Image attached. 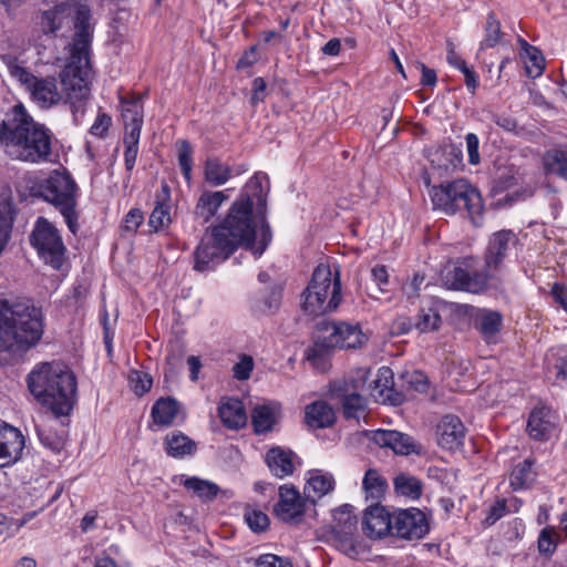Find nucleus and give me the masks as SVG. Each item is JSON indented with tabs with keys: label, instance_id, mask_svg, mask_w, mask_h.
Segmentation results:
<instances>
[{
	"label": "nucleus",
	"instance_id": "de8ad7c7",
	"mask_svg": "<svg viewBox=\"0 0 567 567\" xmlns=\"http://www.w3.org/2000/svg\"><path fill=\"white\" fill-rule=\"evenodd\" d=\"M254 368L255 362L252 357L243 353L238 357V361L234 364L231 369L233 378L238 381H246L250 378Z\"/></svg>",
	"mask_w": 567,
	"mask_h": 567
},
{
	"label": "nucleus",
	"instance_id": "4d7b16f0",
	"mask_svg": "<svg viewBox=\"0 0 567 567\" xmlns=\"http://www.w3.org/2000/svg\"><path fill=\"white\" fill-rule=\"evenodd\" d=\"M112 124V118L106 113H99L93 125L90 128L92 135L104 137Z\"/></svg>",
	"mask_w": 567,
	"mask_h": 567
},
{
	"label": "nucleus",
	"instance_id": "2f4dec72",
	"mask_svg": "<svg viewBox=\"0 0 567 567\" xmlns=\"http://www.w3.org/2000/svg\"><path fill=\"white\" fill-rule=\"evenodd\" d=\"M533 466L534 460L526 458L513 468L509 476V485L514 491H522L532 486L536 478V472Z\"/></svg>",
	"mask_w": 567,
	"mask_h": 567
},
{
	"label": "nucleus",
	"instance_id": "6e6552de",
	"mask_svg": "<svg viewBox=\"0 0 567 567\" xmlns=\"http://www.w3.org/2000/svg\"><path fill=\"white\" fill-rule=\"evenodd\" d=\"M40 196L52 204L63 216L72 234L78 231V186L65 171H53L39 187Z\"/></svg>",
	"mask_w": 567,
	"mask_h": 567
},
{
	"label": "nucleus",
	"instance_id": "f704fd0d",
	"mask_svg": "<svg viewBox=\"0 0 567 567\" xmlns=\"http://www.w3.org/2000/svg\"><path fill=\"white\" fill-rule=\"evenodd\" d=\"M365 498L375 502V504L384 495L388 483L386 480L374 468H369L362 481Z\"/></svg>",
	"mask_w": 567,
	"mask_h": 567
},
{
	"label": "nucleus",
	"instance_id": "473e14b6",
	"mask_svg": "<svg viewBox=\"0 0 567 567\" xmlns=\"http://www.w3.org/2000/svg\"><path fill=\"white\" fill-rule=\"evenodd\" d=\"M231 177L230 167L216 157H208L204 165V178L214 187L226 184Z\"/></svg>",
	"mask_w": 567,
	"mask_h": 567
},
{
	"label": "nucleus",
	"instance_id": "b1692460",
	"mask_svg": "<svg viewBox=\"0 0 567 567\" xmlns=\"http://www.w3.org/2000/svg\"><path fill=\"white\" fill-rule=\"evenodd\" d=\"M371 440L381 447H389L395 454L409 455L414 451L411 436L394 430H377Z\"/></svg>",
	"mask_w": 567,
	"mask_h": 567
},
{
	"label": "nucleus",
	"instance_id": "338daca9",
	"mask_svg": "<svg viewBox=\"0 0 567 567\" xmlns=\"http://www.w3.org/2000/svg\"><path fill=\"white\" fill-rule=\"evenodd\" d=\"M520 176L517 173H511L509 175L502 174L498 177V186L503 189L511 188L519 183Z\"/></svg>",
	"mask_w": 567,
	"mask_h": 567
},
{
	"label": "nucleus",
	"instance_id": "09e8293b",
	"mask_svg": "<svg viewBox=\"0 0 567 567\" xmlns=\"http://www.w3.org/2000/svg\"><path fill=\"white\" fill-rule=\"evenodd\" d=\"M558 534L554 527H545L538 536V550L540 554L551 555L557 547Z\"/></svg>",
	"mask_w": 567,
	"mask_h": 567
},
{
	"label": "nucleus",
	"instance_id": "a211bd4d",
	"mask_svg": "<svg viewBox=\"0 0 567 567\" xmlns=\"http://www.w3.org/2000/svg\"><path fill=\"white\" fill-rule=\"evenodd\" d=\"M24 449V436L21 431L0 421V467L16 463Z\"/></svg>",
	"mask_w": 567,
	"mask_h": 567
},
{
	"label": "nucleus",
	"instance_id": "393cba45",
	"mask_svg": "<svg viewBox=\"0 0 567 567\" xmlns=\"http://www.w3.org/2000/svg\"><path fill=\"white\" fill-rule=\"evenodd\" d=\"M221 423L230 430H239L247 423V413L243 401L236 398H223L218 406Z\"/></svg>",
	"mask_w": 567,
	"mask_h": 567
},
{
	"label": "nucleus",
	"instance_id": "39448f33",
	"mask_svg": "<svg viewBox=\"0 0 567 567\" xmlns=\"http://www.w3.org/2000/svg\"><path fill=\"white\" fill-rule=\"evenodd\" d=\"M27 384L37 402L55 416L68 415L73 409L76 380L66 367L49 362L37 364L28 374Z\"/></svg>",
	"mask_w": 567,
	"mask_h": 567
},
{
	"label": "nucleus",
	"instance_id": "864d4df0",
	"mask_svg": "<svg viewBox=\"0 0 567 567\" xmlns=\"http://www.w3.org/2000/svg\"><path fill=\"white\" fill-rule=\"evenodd\" d=\"M144 215L140 208H132L123 218L121 229L123 233L134 234L142 225Z\"/></svg>",
	"mask_w": 567,
	"mask_h": 567
},
{
	"label": "nucleus",
	"instance_id": "052dcab7",
	"mask_svg": "<svg viewBox=\"0 0 567 567\" xmlns=\"http://www.w3.org/2000/svg\"><path fill=\"white\" fill-rule=\"evenodd\" d=\"M506 512V503L504 499H498L493 506H491L487 516L485 517V523L487 525L495 524L499 518L505 515Z\"/></svg>",
	"mask_w": 567,
	"mask_h": 567
},
{
	"label": "nucleus",
	"instance_id": "412c9836",
	"mask_svg": "<svg viewBox=\"0 0 567 567\" xmlns=\"http://www.w3.org/2000/svg\"><path fill=\"white\" fill-rule=\"evenodd\" d=\"M465 427L462 421L452 414L441 419L436 426L437 444L449 451H454L463 445Z\"/></svg>",
	"mask_w": 567,
	"mask_h": 567
},
{
	"label": "nucleus",
	"instance_id": "3c124183",
	"mask_svg": "<svg viewBox=\"0 0 567 567\" xmlns=\"http://www.w3.org/2000/svg\"><path fill=\"white\" fill-rule=\"evenodd\" d=\"M527 62H526V71L529 76H538L543 73L545 64L544 58L540 52L534 48L528 47L527 50Z\"/></svg>",
	"mask_w": 567,
	"mask_h": 567
},
{
	"label": "nucleus",
	"instance_id": "774afa93",
	"mask_svg": "<svg viewBox=\"0 0 567 567\" xmlns=\"http://www.w3.org/2000/svg\"><path fill=\"white\" fill-rule=\"evenodd\" d=\"M462 73L464 74L465 78L466 87L470 90L471 93H474L478 85L477 75L475 71L467 66L462 71Z\"/></svg>",
	"mask_w": 567,
	"mask_h": 567
},
{
	"label": "nucleus",
	"instance_id": "13d9d810",
	"mask_svg": "<svg viewBox=\"0 0 567 567\" xmlns=\"http://www.w3.org/2000/svg\"><path fill=\"white\" fill-rule=\"evenodd\" d=\"M13 220V206L10 200H0V227H6L8 234H10Z\"/></svg>",
	"mask_w": 567,
	"mask_h": 567
},
{
	"label": "nucleus",
	"instance_id": "4c0bfd02",
	"mask_svg": "<svg viewBox=\"0 0 567 567\" xmlns=\"http://www.w3.org/2000/svg\"><path fill=\"white\" fill-rule=\"evenodd\" d=\"M182 483L186 489L204 501L214 499L219 491V487L215 483L196 476L186 477Z\"/></svg>",
	"mask_w": 567,
	"mask_h": 567
},
{
	"label": "nucleus",
	"instance_id": "c03bdc74",
	"mask_svg": "<svg viewBox=\"0 0 567 567\" xmlns=\"http://www.w3.org/2000/svg\"><path fill=\"white\" fill-rule=\"evenodd\" d=\"M128 382L134 393L140 396L148 392L153 384L151 375L138 370H132L130 372Z\"/></svg>",
	"mask_w": 567,
	"mask_h": 567
},
{
	"label": "nucleus",
	"instance_id": "72a5a7b5",
	"mask_svg": "<svg viewBox=\"0 0 567 567\" xmlns=\"http://www.w3.org/2000/svg\"><path fill=\"white\" fill-rule=\"evenodd\" d=\"M165 451L169 456L184 457L196 451L193 440L181 432H173L165 437Z\"/></svg>",
	"mask_w": 567,
	"mask_h": 567
},
{
	"label": "nucleus",
	"instance_id": "aec40b11",
	"mask_svg": "<svg viewBox=\"0 0 567 567\" xmlns=\"http://www.w3.org/2000/svg\"><path fill=\"white\" fill-rule=\"evenodd\" d=\"M516 243L517 237L512 230L494 233L485 252L486 268L497 269Z\"/></svg>",
	"mask_w": 567,
	"mask_h": 567
},
{
	"label": "nucleus",
	"instance_id": "7ed1b4c3",
	"mask_svg": "<svg viewBox=\"0 0 567 567\" xmlns=\"http://www.w3.org/2000/svg\"><path fill=\"white\" fill-rule=\"evenodd\" d=\"M52 133L38 123L22 103L13 105L0 122V144L17 161L38 164L50 159Z\"/></svg>",
	"mask_w": 567,
	"mask_h": 567
},
{
	"label": "nucleus",
	"instance_id": "4468645a",
	"mask_svg": "<svg viewBox=\"0 0 567 567\" xmlns=\"http://www.w3.org/2000/svg\"><path fill=\"white\" fill-rule=\"evenodd\" d=\"M320 331L317 339L327 348L354 349L367 340L359 324L348 322H322Z\"/></svg>",
	"mask_w": 567,
	"mask_h": 567
},
{
	"label": "nucleus",
	"instance_id": "423d86ee",
	"mask_svg": "<svg viewBox=\"0 0 567 567\" xmlns=\"http://www.w3.org/2000/svg\"><path fill=\"white\" fill-rule=\"evenodd\" d=\"M430 195L435 209L447 215H453L464 209L474 226L482 225V197L477 189L467 181L460 178L442 183L440 186H434Z\"/></svg>",
	"mask_w": 567,
	"mask_h": 567
},
{
	"label": "nucleus",
	"instance_id": "58836bf2",
	"mask_svg": "<svg viewBox=\"0 0 567 567\" xmlns=\"http://www.w3.org/2000/svg\"><path fill=\"white\" fill-rule=\"evenodd\" d=\"M545 360L548 371L555 375L556 380L567 382V350L551 349Z\"/></svg>",
	"mask_w": 567,
	"mask_h": 567
},
{
	"label": "nucleus",
	"instance_id": "680f3d73",
	"mask_svg": "<svg viewBox=\"0 0 567 567\" xmlns=\"http://www.w3.org/2000/svg\"><path fill=\"white\" fill-rule=\"evenodd\" d=\"M373 281L378 285L379 289L383 291V286L389 281V274L386 267L383 265H377L371 270Z\"/></svg>",
	"mask_w": 567,
	"mask_h": 567
},
{
	"label": "nucleus",
	"instance_id": "cd10ccee",
	"mask_svg": "<svg viewBox=\"0 0 567 567\" xmlns=\"http://www.w3.org/2000/svg\"><path fill=\"white\" fill-rule=\"evenodd\" d=\"M306 423L312 429H323L333 424L334 412L324 402H315L306 408Z\"/></svg>",
	"mask_w": 567,
	"mask_h": 567
},
{
	"label": "nucleus",
	"instance_id": "ea45409f",
	"mask_svg": "<svg viewBox=\"0 0 567 567\" xmlns=\"http://www.w3.org/2000/svg\"><path fill=\"white\" fill-rule=\"evenodd\" d=\"M395 492L411 499H417L422 494V484L420 480L406 474H399L394 478Z\"/></svg>",
	"mask_w": 567,
	"mask_h": 567
},
{
	"label": "nucleus",
	"instance_id": "f8f14e48",
	"mask_svg": "<svg viewBox=\"0 0 567 567\" xmlns=\"http://www.w3.org/2000/svg\"><path fill=\"white\" fill-rule=\"evenodd\" d=\"M236 249L214 227L206 231L194 251V269L200 272L213 270Z\"/></svg>",
	"mask_w": 567,
	"mask_h": 567
},
{
	"label": "nucleus",
	"instance_id": "1a4fd4ad",
	"mask_svg": "<svg viewBox=\"0 0 567 567\" xmlns=\"http://www.w3.org/2000/svg\"><path fill=\"white\" fill-rule=\"evenodd\" d=\"M370 370L358 368L347 378L337 380L330 385V399L340 404L344 417L358 419L367 406L365 393Z\"/></svg>",
	"mask_w": 567,
	"mask_h": 567
},
{
	"label": "nucleus",
	"instance_id": "4be33fe9",
	"mask_svg": "<svg viewBox=\"0 0 567 567\" xmlns=\"http://www.w3.org/2000/svg\"><path fill=\"white\" fill-rule=\"evenodd\" d=\"M392 515L384 507L374 504L365 511L362 529L368 537L382 538L392 534Z\"/></svg>",
	"mask_w": 567,
	"mask_h": 567
},
{
	"label": "nucleus",
	"instance_id": "9b49d317",
	"mask_svg": "<svg viewBox=\"0 0 567 567\" xmlns=\"http://www.w3.org/2000/svg\"><path fill=\"white\" fill-rule=\"evenodd\" d=\"M122 117L124 121V164L131 172L136 163L138 144L144 122L143 105L140 99L122 102Z\"/></svg>",
	"mask_w": 567,
	"mask_h": 567
},
{
	"label": "nucleus",
	"instance_id": "f257e3e1",
	"mask_svg": "<svg viewBox=\"0 0 567 567\" xmlns=\"http://www.w3.org/2000/svg\"><path fill=\"white\" fill-rule=\"evenodd\" d=\"M90 17L86 6L76 8L73 18L75 32L66 48L68 56L59 79L53 75L37 76L22 66L16 58L11 55L3 58L9 74L24 87L34 104L41 110L68 104L75 123H79L84 115L85 105L91 95Z\"/></svg>",
	"mask_w": 567,
	"mask_h": 567
},
{
	"label": "nucleus",
	"instance_id": "49530a36",
	"mask_svg": "<svg viewBox=\"0 0 567 567\" xmlns=\"http://www.w3.org/2000/svg\"><path fill=\"white\" fill-rule=\"evenodd\" d=\"M501 39V24L493 13L488 14L485 25V37L481 48H494Z\"/></svg>",
	"mask_w": 567,
	"mask_h": 567
},
{
	"label": "nucleus",
	"instance_id": "a18cd8bd",
	"mask_svg": "<svg viewBox=\"0 0 567 567\" xmlns=\"http://www.w3.org/2000/svg\"><path fill=\"white\" fill-rule=\"evenodd\" d=\"M441 324V316L432 308L422 309L419 315L416 328L420 332H429L437 330Z\"/></svg>",
	"mask_w": 567,
	"mask_h": 567
},
{
	"label": "nucleus",
	"instance_id": "bb28decb",
	"mask_svg": "<svg viewBox=\"0 0 567 567\" xmlns=\"http://www.w3.org/2000/svg\"><path fill=\"white\" fill-rule=\"evenodd\" d=\"M226 192L227 190L203 192L195 207L196 216L204 221L210 220L217 214L224 202L229 198Z\"/></svg>",
	"mask_w": 567,
	"mask_h": 567
},
{
	"label": "nucleus",
	"instance_id": "5fc2aeb1",
	"mask_svg": "<svg viewBox=\"0 0 567 567\" xmlns=\"http://www.w3.org/2000/svg\"><path fill=\"white\" fill-rule=\"evenodd\" d=\"M257 567H293L292 561L287 557L274 554H265L256 559Z\"/></svg>",
	"mask_w": 567,
	"mask_h": 567
},
{
	"label": "nucleus",
	"instance_id": "6e6d98bb",
	"mask_svg": "<svg viewBox=\"0 0 567 567\" xmlns=\"http://www.w3.org/2000/svg\"><path fill=\"white\" fill-rule=\"evenodd\" d=\"M466 142V151L468 155V163L471 165H477L481 161L478 147H480V140L478 136L474 133H467L465 136Z\"/></svg>",
	"mask_w": 567,
	"mask_h": 567
},
{
	"label": "nucleus",
	"instance_id": "c9c22d12",
	"mask_svg": "<svg viewBox=\"0 0 567 567\" xmlns=\"http://www.w3.org/2000/svg\"><path fill=\"white\" fill-rule=\"evenodd\" d=\"M333 484L334 480L332 475L316 472L309 477L305 486V494L308 499L315 502L317 498H320L332 491Z\"/></svg>",
	"mask_w": 567,
	"mask_h": 567
},
{
	"label": "nucleus",
	"instance_id": "c756f323",
	"mask_svg": "<svg viewBox=\"0 0 567 567\" xmlns=\"http://www.w3.org/2000/svg\"><path fill=\"white\" fill-rule=\"evenodd\" d=\"M266 462L270 472L277 477H285L293 472L291 453L280 447H274L266 454Z\"/></svg>",
	"mask_w": 567,
	"mask_h": 567
},
{
	"label": "nucleus",
	"instance_id": "0e129e2a",
	"mask_svg": "<svg viewBox=\"0 0 567 567\" xmlns=\"http://www.w3.org/2000/svg\"><path fill=\"white\" fill-rule=\"evenodd\" d=\"M252 96H251V103L257 104L259 102H262L265 99V91H266V82L262 78H256L252 82Z\"/></svg>",
	"mask_w": 567,
	"mask_h": 567
},
{
	"label": "nucleus",
	"instance_id": "20e7f679",
	"mask_svg": "<svg viewBox=\"0 0 567 567\" xmlns=\"http://www.w3.org/2000/svg\"><path fill=\"white\" fill-rule=\"evenodd\" d=\"M42 334L43 315L31 300L0 298V352H25Z\"/></svg>",
	"mask_w": 567,
	"mask_h": 567
},
{
	"label": "nucleus",
	"instance_id": "79ce46f5",
	"mask_svg": "<svg viewBox=\"0 0 567 567\" xmlns=\"http://www.w3.org/2000/svg\"><path fill=\"white\" fill-rule=\"evenodd\" d=\"M169 205L157 200L156 206L150 215L148 225L155 230L166 227L171 223Z\"/></svg>",
	"mask_w": 567,
	"mask_h": 567
},
{
	"label": "nucleus",
	"instance_id": "2eb2a0df",
	"mask_svg": "<svg viewBox=\"0 0 567 567\" xmlns=\"http://www.w3.org/2000/svg\"><path fill=\"white\" fill-rule=\"evenodd\" d=\"M331 524L332 538L338 546L348 556L357 555L354 545V535L358 526V518L353 513V507L346 504L333 511Z\"/></svg>",
	"mask_w": 567,
	"mask_h": 567
},
{
	"label": "nucleus",
	"instance_id": "bf43d9fd",
	"mask_svg": "<svg viewBox=\"0 0 567 567\" xmlns=\"http://www.w3.org/2000/svg\"><path fill=\"white\" fill-rule=\"evenodd\" d=\"M550 296L565 311H567V285L555 282L550 289Z\"/></svg>",
	"mask_w": 567,
	"mask_h": 567
},
{
	"label": "nucleus",
	"instance_id": "dca6fc26",
	"mask_svg": "<svg viewBox=\"0 0 567 567\" xmlns=\"http://www.w3.org/2000/svg\"><path fill=\"white\" fill-rule=\"evenodd\" d=\"M392 524V535L405 539H420L429 532L425 514L414 507L395 512Z\"/></svg>",
	"mask_w": 567,
	"mask_h": 567
},
{
	"label": "nucleus",
	"instance_id": "603ef678",
	"mask_svg": "<svg viewBox=\"0 0 567 567\" xmlns=\"http://www.w3.org/2000/svg\"><path fill=\"white\" fill-rule=\"evenodd\" d=\"M439 159L441 157L445 158L447 163H439V167L444 169L456 168L458 164H461V151L454 146H449L443 150L435 152L434 154Z\"/></svg>",
	"mask_w": 567,
	"mask_h": 567
},
{
	"label": "nucleus",
	"instance_id": "e433bc0d",
	"mask_svg": "<svg viewBox=\"0 0 567 567\" xmlns=\"http://www.w3.org/2000/svg\"><path fill=\"white\" fill-rule=\"evenodd\" d=\"M543 165L546 173L567 181V151L557 148L547 151L543 157Z\"/></svg>",
	"mask_w": 567,
	"mask_h": 567
},
{
	"label": "nucleus",
	"instance_id": "f03ea898",
	"mask_svg": "<svg viewBox=\"0 0 567 567\" xmlns=\"http://www.w3.org/2000/svg\"><path fill=\"white\" fill-rule=\"evenodd\" d=\"M269 179L256 173L245 190L230 206L227 216L214 228L237 249L239 246L260 257L271 241V230L265 220Z\"/></svg>",
	"mask_w": 567,
	"mask_h": 567
},
{
	"label": "nucleus",
	"instance_id": "e2e57ef3",
	"mask_svg": "<svg viewBox=\"0 0 567 567\" xmlns=\"http://www.w3.org/2000/svg\"><path fill=\"white\" fill-rule=\"evenodd\" d=\"M447 63L462 72L465 68H467L466 62L456 53L451 42L447 43Z\"/></svg>",
	"mask_w": 567,
	"mask_h": 567
},
{
	"label": "nucleus",
	"instance_id": "69168bd1",
	"mask_svg": "<svg viewBox=\"0 0 567 567\" xmlns=\"http://www.w3.org/2000/svg\"><path fill=\"white\" fill-rule=\"evenodd\" d=\"M421 71H422L421 84L423 86H431V87L435 86L436 81H437L435 71L433 69L427 68L424 64H421Z\"/></svg>",
	"mask_w": 567,
	"mask_h": 567
},
{
	"label": "nucleus",
	"instance_id": "f3484780",
	"mask_svg": "<svg viewBox=\"0 0 567 567\" xmlns=\"http://www.w3.org/2000/svg\"><path fill=\"white\" fill-rule=\"evenodd\" d=\"M558 425L557 413L545 405L536 406L527 421V433L535 441H548L556 432Z\"/></svg>",
	"mask_w": 567,
	"mask_h": 567
},
{
	"label": "nucleus",
	"instance_id": "a878e982",
	"mask_svg": "<svg viewBox=\"0 0 567 567\" xmlns=\"http://www.w3.org/2000/svg\"><path fill=\"white\" fill-rule=\"evenodd\" d=\"M281 406L279 403L269 402L254 408L251 423L257 434L272 431L280 416Z\"/></svg>",
	"mask_w": 567,
	"mask_h": 567
},
{
	"label": "nucleus",
	"instance_id": "c85d7f7f",
	"mask_svg": "<svg viewBox=\"0 0 567 567\" xmlns=\"http://www.w3.org/2000/svg\"><path fill=\"white\" fill-rule=\"evenodd\" d=\"M179 411L178 402L173 398H161L152 406L151 416L155 424L168 426L176 419Z\"/></svg>",
	"mask_w": 567,
	"mask_h": 567
},
{
	"label": "nucleus",
	"instance_id": "8fccbe9b",
	"mask_svg": "<svg viewBox=\"0 0 567 567\" xmlns=\"http://www.w3.org/2000/svg\"><path fill=\"white\" fill-rule=\"evenodd\" d=\"M244 516L249 528L255 533L264 532L269 525L268 516L259 509L247 508Z\"/></svg>",
	"mask_w": 567,
	"mask_h": 567
},
{
	"label": "nucleus",
	"instance_id": "9d476101",
	"mask_svg": "<svg viewBox=\"0 0 567 567\" xmlns=\"http://www.w3.org/2000/svg\"><path fill=\"white\" fill-rule=\"evenodd\" d=\"M30 243L47 264L56 270L61 269L66 249L52 223L39 217L30 235Z\"/></svg>",
	"mask_w": 567,
	"mask_h": 567
},
{
	"label": "nucleus",
	"instance_id": "7c9ffc66",
	"mask_svg": "<svg viewBox=\"0 0 567 567\" xmlns=\"http://www.w3.org/2000/svg\"><path fill=\"white\" fill-rule=\"evenodd\" d=\"M475 326L483 339L491 342L501 330L502 316L497 311L483 309L475 317Z\"/></svg>",
	"mask_w": 567,
	"mask_h": 567
},
{
	"label": "nucleus",
	"instance_id": "6ab92c4d",
	"mask_svg": "<svg viewBox=\"0 0 567 567\" xmlns=\"http://www.w3.org/2000/svg\"><path fill=\"white\" fill-rule=\"evenodd\" d=\"M367 389L377 402L398 405L403 401L402 394L394 390L393 372L388 367L378 370L377 378L367 383Z\"/></svg>",
	"mask_w": 567,
	"mask_h": 567
},
{
	"label": "nucleus",
	"instance_id": "a19ab883",
	"mask_svg": "<svg viewBox=\"0 0 567 567\" xmlns=\"http://www.w3.org/2000/svg\"><path fill=\"white\" fill-rule=\"evenodd\" d=\"M178 151V164L182 171L184 178L187 183L192 182V171H193V148L189 142L183 140L177 143Z\"/></svg>",
	"mask_w": 567,
	"mask_h": 567
},
{
	"label": "nucleus",
	"instance_id": "0eeeda50",
	"mask_svg": "<svg viewBox=\"0 0 567 567\" xmlns=\"http://www.w3.org/2000/svg\"><path fill=\"white\" fill-rule=\"evenodd\" d=\"M302 297V308L310 316H320L337 309L341 301L338 267L332 271L329 265H318Z\"/></svg>",
	"mask_w": 567,
	"mask_h": 567
},
{
	"label": "nucleus",
	"instance_id": "37998d69",
	"mask_svg": "<svg viewBox=\"0 0 567 567\" xmlns=\"http://www.w3.org/2000/svg\"><path fill=\"white\" fill-rule=\"evenodd\" d=\"M401 379L408 391L425 393L429 389L427 377L422 371L405 372Z\"/></svg>",
	"mask_w": 567,
	"mask_h": 567
},
{
	"label": "nucleus",
	"instance_id": "5701e85b",
	"mask_svg": "<svg viewBox=\"0 0 567 567\" xmlns=\"http://www.w3.org/2000/svg\"><path fill=\"white\" fill-rule=\"evenodd\" d=\"M305 512V503L299 492L284 485L279 488V501L275 506V514L284 522H291Z\"/></svg>",
	"mask_w": 567,
	"mask_h": 567
},
{
	"label": "nucleus",
	"instance_id": "ddd939ff",
	"mask_svg": "<svg viewBox=\"0 0 567 567\" xmlns=\"http://www.w3.org/2000/svg\"><path fill=\"white\" fill-rule=\"evenodd\" d=\"M441 278L446 288L471 293L485 291L489 280L486 272L473 269L468 260L445 266Z\"/></svg>",
	"mask_w": 567,
	"mask_h": 567
}]
</instances>
